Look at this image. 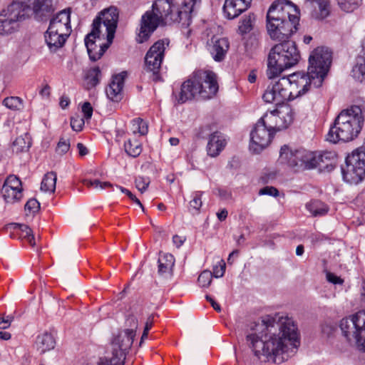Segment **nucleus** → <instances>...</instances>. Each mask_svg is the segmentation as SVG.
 <instances>
[{
  "label": "nucleus",
  "instance_id": "nucleus-58",
  "mask_svg": "<svg viewBox=\"0 0 365 365\" xmlns=\"http://www.w3.org/2000/svg\"><path fill=\"white\" fill-rule=\"evenodd\" d=\"M152 326H153L152 321H150V322L147 321V322H146V324L145 325V327H144V330H143L141 339H140V346H141V344L143 342V341L145 339H147L148 335V332H149L150 329L152 328Z\"/></svg>",
  "mask_w": 365,
  "mask_h": 365
},
{
  "label": "nucleus",
  "instance_id": "nucleus-38",
  "mask_svg": "<svg viewBox=\"0 0 365 365\" xmlns=\"http://www.w3.org/2000/svg\"><path fill=\"white\" fill-rule=\"evenodd\" d=\"M255 21V16L253 14H249L247 16H245L240 21L238 26L240 34L243 35L250 32L253 29Z\"/></svg>",
  "mask_w": 365,
  "mask_h": 365
},
{
  "label": "nucleus",
  "instance_id": "nucleus-34",
  "mask_svg": "<svg viewBox=\"0 0 365 365\" xmlns=\"http://www.w3.org/2000/svg\"><path fill=\"white\" fill-rule=\"evenodd\" d=\"M125 150L128 155L131 157L136 158L142 152L141 143L136 139H129L124 144Z\"/></svg>",
  "mask_w": 365,
  "mask_h": 365
},
{
  "label": "nucleus",
  "instance_id": "nucleus-25",
  "mask_svg": "<svg viewBox=\"0 0 365 365\" xmlns=\"http://www.w3.org/2000/svg\"><path fill=\"white\" fill-rule=\"evenodd\" d=\"M336 158V155L334 152L325 151L322 153H316V168L319 167V169H327L329 171L331 170L334 168Z\"/></svg>",
  "mask_w": 365,
  "mask_h": 365
},
{
  "label": "nucleus",
  "instance_id": "nucleus-57",
  "mask_svg": "<svg viewBox=\"0 0 365 365\" xmlns=\"http://www.w3.org/2000/svg\"><path fill=\"white\" fill-rule=\"evenodd\" d=\"M327 279L334 284H341L344 280L331 272L327 273Z\"/></svg>",
  "mask_w": 365,
  "mask_h": 365
},
{
  "label": "nucleus",
  "instance_id": "nucleus-13",
  "mask_svg": "<svg viewBox=\"0 0 365 365\" xmlns=\"http://www.w3.org/2000/svg\"><path fill=\"white\" fill-rule=\"evenodd\" d=\"M135 336V330L133 329H125L114 333L111 341L112 354L125 360L126 354L130 349Z\"/></svg>",
  "mask_w": 365,
  "mask_h": 365
},
{
  "label": "nucleus",
  "instance_id": "nucleus-30",
  "mask_svg": "<svg viewBox=\"0 0 365 365\" xmlns=\"http://www.w3.org/2000/svg\"><path fill=\"white\" fill-rule=\"evenodd\" d=\"M263 100L266 103H274L276 106L284 104L281 95L277 92V89L274 88V86L269 85L262 96Z\"/></svg>",
  "mask_w": 365,
  "mask_h": 365
},
{
  "label": "nucleus",
  "instance_id": "nucleus-43",
  "mask_svg": "<svg viewBox=\"0 0 365 365\" xmlns=\"http://www.w3.org/2000/svg\"><path fill=\"white\" fill-rule=\"evenodd\" d=\"M101 72L99 67H94L88 71L86 79L91 86H95L100 81Z\"/></svg>",
  "mask_w": 365,
  "mask_h": 365
},
{
  "label": "nucleus",
  "instance_id": "nucleus-37",
  "mask_svg": "<svg viewBox=\"0 0 365 365\" xmlns=\"http://www.w3.org/2000/svg\"><path fill=\"white\" fill-rule=\"evenodd\" d=\"M13 226L14 229L19 232L21 237L26 239L31 246L35 245L34 237L32 234L31 229L29 226L24 224H14Z\"/></svg>",
  "mask_w": 365,
  "mask_h": 365
},
{
  "label": "nucleus",
  "instance_id": "nucleus-46",
  "mask_svg": "<svg viewBox=\"0 0 365 365\" xmlns=\"http://www.w3.org/2000/svg\"><path fill=\"white\" fill-rule=\"evenodd\" d=\"M84 185L88 187H93L97 190H103L108 187H113V185L108 182H101L99 180H84Z\"/></svg>",
  "mask_w": 365,
  "mask_h": 365
},
{
  "label": "nucleus",
  "instance_id": "nucleus-14",
  "mask_svg": "<svg viewBox=\"0 0 365 365\" xmlns=\"http://www.w3.org/2000/svg\"><path fill=\"white\" fill-rule=\"evenodd\" d=\"M273 137L261 122L257 121L250 133V150L255 153H260L271 142Z\"/></svg>",
  "mask_w": 365,
  "mask_h": 365
},
{
  "label": "nucleus",
  "instance_id": "nucleus-39",
  "mask_svg": "<svg viewBox=\"0 0 365 365\" xmlns=\"http://www.w3.org/2000/svg\"><path fill=\"white\" fill-rule=\"evenodd\" d=\"M341 10L351 13L357 9L362 4V0H336Z\"/></svg>",
  "mask_w": 365,
  "mask_h": 365
},
{
  "label": "nucleus",
  "instance_id": "nucleus-49",
  "mask_svg": "<svg viewBox=\"0 0 365 365\" xmlns=\"http://www.w3.org/2000/svg\"><path fill=\"white\" fill-rule=\"evenodd\" d=\"M84 118L78 115L72 117L71 119V126L75 131H80L84 125Z\"/></svg>",
  "mask_w": 365,
  "mask_h": 365
},
{
  "label": "nucleus",
  "instance_id": "nucleus-36",
  "mask_svg": "<svg viewBox=\"0 0 365 365\" xmlns=\"http://www.w3.org/2000/svg\"><path fill=\"white\" fill-rule=\"evenodd\" d=\"M2 187H4V192L6 193V196L9 198V191L12 190L22 191L21 182L19 178L16 175H9L6 179Z\"/></svg>",
  "mask_w": 365,
  "mask_h": 365
},
{
  "label": "nucleus",
  "instance_id": "nucleus-5",
  "mask_svg": "<svg viewBox=\"0 0 365 365\" xmlns=\"http://www.w3.org/2000/svg\"><path fill=\"white\" fill-rule=\"evenodd\" d=\"M364 120L362 110L359 106L342 110L330 128L327 140L332 143L352 140L360 133Z\"/></svg>",
  "mask_w": 365,
  "mask_h": 365
},
{
  "label": "nucleus",
  "instance_id": "nucleus-27",
  "mask_svg": "<svg viewBox=\"0 0 365 365\" xmlns=\"http://www.w3.org/2000/svg\"><path fill=\"white\" fill-rule=\"evenodd\" d=\"M274 88L281 95L284 102L292 100V92L289 91L290 83L286 76L282 77L274 83H272Z\"/></svg>",
  "mask_w": 365,
  "mask_h": 365
},
{
  "label": "nucleus",
  "instance_id": "nucleus-64",
  "mask_svg": "<svg viewBox=\"0 0 365 365\" xmlns=\"http://www.w3.org/2000/svg\"><path fill=\"white\" fill-rule=\"evenodd\" d=\"M228 215V212L226 209H222L218 212H217V217L220 221H224L227 218Z\"/></svg>",
  "mask_w": 365,
  "mask_h": 365
},
{
  "label": "nucleus",
  "instance_id": "nucleus-20",
  "mask_svg": "<svg viewBox=\"0 0 365 365\" xmlns=\"http://www.w3.org/2000/svg\"><path fill=\"white\" fill-rule=\"evenodd\" d=\"M306 6L315 19L322 20L329 15V0H306Z\"/></svg>",
  "mask_w": 365,
  "mask_h": 365
},
{
  "label": "nucleus",
  "instance_id": "nucleus-42",
  "mask_svg": "<svg viewBox=\"0 0 365 365\" xmlns=\"http://www.w3.org/2000/svg\"><path fill=\"white\" fill-rule=\"evenodd\" d=\"M3 104L11 110H21L23 108V101L19 97L11 96L6 98Z\"/></svg>",
  "mask_w": 365,
  "mask_h": 365
},
{
  "label": "nucleus",
  "instance_id": "nucleus-53",
  "mask_svg": "<svg viewBox=\"0 0 365 365\" xmlns=\"http://www.w3.org/2000/svg\"><path fill=\"white\" fill-rule=\"evenodd\" d=\"M259 195H270L273 197H277L279 195V191L277 188L272 186H266L259 191Z\"/></svg>",
  "mask_w": 365,
  "mask_h": 365
},
{
  "label": "nucleus",
  "instance_id": "nucleus-6",
  "mask_svg": "<svg viewBox=\"0 0 365 365\" xmlns=\"http://www.w3.org/2000/svg\"><path fill=\"white\" fill-rule=\"evenodd\" d=\"M218 91L216 74L211 71L198 70L181 86L179 103H185L198 96L202 99L212 98Z\"/></svg>",
  "mask_w": 365,
  "mask_h": 365
},
{
  "label": "nucleus",
  "instance_id": "nucleus-8",
  "mask_svg": "<svg viewBox=\"0 0 365 365\" xmlns=\"http://www.w3.org/2000/svg\"><path fill=\"white\" fill-rule=\"evenodd\" d=\"M332 61V53L327 47H317L309 58L308 77L309 83L319 88L322 85Z\"/></svg>",
  "mask_w": 365,
  "mask_h": 365
},
{
  "label": "nucleus",
  "instance_id": "nucleus-4",
  "mask_svg": "<svg viewBox=\"0 0 365 365\" xmlns=\"http://www.w3.org/2000/svg\"><path fill=\"white\" fill-rule=\"evenodd\" d=\"M118 19V13L116 8L110 7L100 13L93 20L92 31L85 38V45L89 58L93 61L100 59L103 55L108 45L100 46L98 52H94L96 47L95 39L102 37L106 38L108 44H110L114 38Z\"/></svg>",
  "mask_w": 365,
  "mask_h": 365
},
{
  "label": "nucleus",
  "instance_id": "nucleus-24",
  "mask_svg": "<svg viewBox=\"0 0 365 365\" xmlns=\"http://www.w3.org/2000/svg\"><path fill=\"white\" fill-rule=\"evenodd\" d=\"M0 15L4 18L8 19L10 21L16 22V24L26 17L22 9L21 4L18 1L10 4L1 11Z\"/></svg>",
  "mask_w": 365,
  "mask_h": 365
},
{
  "label": "nucleus",
  "instance_id": "nucleus-21",
  "mask_svg": "<svg viewBox=\"0 0 365 365\" xmlns=\"http://www.w3.org/2000/svg\"><path fill=\"white\" fill-rule=\"evenodd\" d=\"M69 34L49 29L44 34L45 41L51 52H56L65 44Z\"/></svg>",
  "mask_w": 365,
  "mask_h": 365
},
{
  "label": "nucleus",
  "instance_id": "nucleus-11",
  "mask_svg": "<svg viewBox=\"0 0 365 365\" xmlns=\"http://www.w3.org/2000/svg\"><path fill=\"white\" fill-rule=\"evenodd\" d=\"M339 327L348 341L354 340L357 348L365 351V321H340Z\"/></svg>",
  "mask_w": 365,
  "mask_h": 365
},
{
  "label": "nucleus",
  "instance_id": "nucleus-10",
  "mask_svg": "<svg viewBox=\"0 0 365 365\" xmlns=\"http://www.w3.org/2000/svg\"><path fill=\"white\" fill-rule=\"evenodd\" d=\"M169 44L167 39L156 41L148 50L145 57V63L148 71L153 73L154 81H160L159 71L164 58L166 46Z\"/></svg>",
  "mask_w": 365,
  "mask_h": 365
},
{
  "label": "nucleus",
  "instance_id": "nucleus-16",
  "mask_svg": "<svg viewBox=\"0 0 365 365\" xmlns=\"http://www.w3.org/2000/svg\"><path fill=\"white\" fill-rule=\"evenodd\" d=\"M126 76L127 73L125 71L113 76L111 82L106 89V95L109 99L114 102H119L123 98V88Z\"/></svg>",
  "mask_w": 365,
  "mask_h": 365
},
{
  "label": "nucleus",
  "instance_id": "nucleus-52",
  "mask_svg": "<svg viewBox=\"0 0 365 365\" xmlns=\"http://www.w3.org/2000/svg\"><path fill=\"white\" fill-rule=\"evenodd\" d=\"M225 272V263L223 260H220L218 264L214 266L212 276L216 278L221 277L224 275Z\"/></svg>",
  "mask_w": 365,
  "mask_h": 365
},
{
  "label": "nucleus",
  "instance_id": "nucleus-33",
  "mask_svg": "<svg viewBox=\"0 0 365 365\" xmlns=\"http://www.w3.org/2000/svg\"><path fill=\"white\" fill-rule=\"evenodd\" d=\"M276 119L274 110H273L267 112L258 121L262 123L266 128L273 134L274 132L279 131Z\"/></svg>",
  "mask_w": 365,
  "mask_h": 365
},
{
  "label": "nucleus",
  "instance_id": "nucleus-12",
  "mask_svg": "<svg viewBox=\"0 0 365 365\" xmlns=\"http://www.w3.org/2000/svg\"><path fill=\"white\" fill-rule=\"evenodd\" d=\"M29 17L34 15L37 21H43L54 10L52 0H17Z\"/></svg>",
  "mask_w": 365,
  "mask_h": 365
},
{
  "label": "nucleus",
  "instance_id": "nucleus-60",
  "mask_svg": "<svg viewBox=\"0 0 365 365\" xmlns=\"http://www.w3.org/2000/svg\"><path fill=\"white\" fill-rule=\"evenodd\" d=\"M58 305H59V307H61V308H59V309H58V316L59 317H70L71 316L69 314H66L63 311L66 309V307H67L68 306L67 300H61V301L58 302Z\"/></svg>",
  "mask_w": 365,
  "mask_h": 365
},
{
  "label": "nucleus",
  "instance_id": "nucleus-62",
  "mask_svg": "<svg viewBox=\"0 0 365 365\" xmlns=\"http://www.w3.org/2000/svg\"><path fill=\"white\" fill-rule=\"evenodd\" d=\"M185 238L178 235H174L173 237V242L177 247H180L185 242Z\"/></svg>",
  "mask_w": 365,
  "mask_h": 365
},
{
  "label": "nucleus",
  "instance_id": "nucleus-15",
  "mask_svg": "<svg viewBox=\"0 0 365 365\" xmlns=\"http://www.w3.org/2000/svg\"><path fill=\"white\" fill-rule=\"evenodd\" d=\"M290 83L289 91L292 92V100L304 94L312 84L309 83L308 73L307 74L294 73L286 76Z\"/></svg>",
  "mask_w": 365,
  "mask_h": 365
},
{
  "label": "nucleus",
  "instance_id": "nucleus-9",
  "mask_svg": "<svg viewBox=\"0 0 365 365\" xmlns=\"http://www.w3.org/2000/svg\"><path fill=\"white\" fill-rule=\"evenodd\" d=\"M279 159L294 172H302L316 168V153L304 148L290 149L284 145L281 148Z\"/></svg>",
  "mask_w": 365,
  "mask_h": 365
},
{
  "label": "nucleus",
  "instance_id": "nucleus-40",
  "mask_svg": "<svg viewBox=\"0 0 365 365\" xmlns=\"http://www.w3.org/2000/svg\"><path fill=\"white\" fill-rule=\"evenodd\" d=\"M17 27L16 22L10 21L0 15V35L11 34L16 30Z\"/></svg>",
  "mask_w": 365,
  "mask_h": 365
},
{
  "label": "nucleus",
  "instance_id": "nucleus-51",
  "mask_svg": "<svg viewBox=\"0 0 365 365\" xmlns=\"http://www.w3.org/2000/svg\"><path fill=\"white\" fill-rule=\"evenodd\" d=\"M116 187L118 188L123 193L125 194L129 197V199L130 200H132L133 202H135L138 205H139L143 212L145 211L144 207L142 205V203L140 202V201L139 200V199L135 197V195H133L130 190H128V189H126L123 187L118 186V185H116Z\"/></svg>",
  "mask_w": 365,
  "mask_h": 365
},
{
  "label": "nucleus",
  "instance_id": "nucleus-19",
  "mask_svg": "<svg viewBox=\"0 0 365 365\" xmlns=\"http://www.w3.org/2000/svg\"><path fill=\"white\" fill-rule=\"evenodd\" d=\"M252 0H225L223 5V14L227 19H234L246 11Z\"/></svg>",
  "mask_w": 365,
  "mask_h": 365
},
{
  "label": "nucleus",
  "instance_id": "nucleus-29",
  "mask_svg": "<svg viewBox=\"0 0 365 365\" xmlns=\"http://www.w3.org/2000/svg\"><path fill=\"white\" fill-rule=\"evenodd\" d=\"M175 258L171 254H163L158 259V273H170L174 266Z\"/></svg>",
  "mask_w": 365,
  "mask_h": 365
},
{
  "label": "nucleus",
  "instance_id": "nucleus-18",
  "mask_svg": "<svg viewBox=\"0 0 365 365\" xmlns=\"http://www.w3.org/2000/svg\"><path fill=\"white\" fill-rule=\"evenodd\" d=\"M69 9H64L57 13L50 21L48 29L66 34L71 32Z\"/></svg>",
  "mask_w": 365,
  "mask_h": 365
},
{
  "label": "nucleus",
  "instance_id": "nucleus-54",
  "mask_svg": "<svg viewBox=\"0 0 365 365\" xmlns=\"http://www.w3.org/2000/svg\"><path fill=\"white\" fill-rule=\"evenodd\" d=\"M82 112L83 113V117L86 120H89L91 118L93 115V107L89 102H85L81 107Z\"/></svg>",
  "mask_w": 365,
  "mask_h": 365
},
{
  "label": "nucleus",
  "instance_id": "nucleus-50",
  "mask_svg": "<svg viewBox=\"0 0 365 365\" xmlns=\"http://www.w3.org/2000/svg\"><path fill=\"white\" fill-rule=\"evenodd\" d=\"M40 208V203L36 199H30L25 205V210L29 211L30 213H35L38 211Z\"/></svg>",
  "mask_w": 365,
  "mask_h": 365
},
{
  "label": "nucleus",
  "instance_id": "nucleus-45",
  "mask_svg": "<svg viewBox=\"0 0 365 365\" xmlns=\"http://www.w3.org/2000/svg\"><path fill=\"white\" fill-rule=\"evenodd\" d=\"M1 195L6 203H11L13 204L14 202H16L19 201L22 197V191L21 190H12V191L9 190L8 194L9 197L8 198L7 196H6V193L4 192V187L1 188Z\"/></svg>",
  "mask_w": 365,
  "mask_h": 365
},
{
  "label": "nucleus",
  "instance_id": "nucleus-1",
  "mask_svg": "<svg viewBox=\"0 0 365 365\" xmlns=\"http://www.w3.org/2000/svg\"><path fill=\"white\" fill-rule=\"evenodd\" d=\"M247 340L257 356L281 364L293 356L300 345V335L294 321H250Z\"/></svg>",
  "mask_w": 365,
  "mask_h": 365
},
{
  "label": "nucleus",
  "instance_id": "nucleus-48",
  "mask_svg": "<svg viewBox=\"0 0 365 365\" xmlns=\"http://www.w3.org/2000/svg\"><path fill=\"white\" fill-rule=\"evenodd\" d=\"M212 273L210 271L205 270L199 275L197 282L200 287H207L212 282Z\"/></svg>",
  "mask_w": 365,
  "mask_h": 365
},
{
  "label": "nucleus",
  "instance_id": "nucleus-47",
  "mask_svg": "<svg viewBox=\"0 0 365 365\" xmlns=\"http://www.w3.org/2000/svg\"><path fill=\"white\" fill-rule=\"evenodd\" d=\"M202 191H195L192 195V200L190 201V207L199 211L202 205V196L203 195Z\"/></svg>",
  "mask_w": 365,
  "mask_h": 365
},
{
  "label": "nucleus",
  "instance_id": "nucleus-3",
  "mask_svg": "<svg viewBox=\"0 0 365 365\" xmlns=\"http://www.w3.org/2000/svg\"><path fill=\"white\" fill-rule=\"evenodd\" d=\"M299 11L288 0H277L267 13V29L273 40L289 39L298 30Z\"/></svg>",
  "mask_w": 365,
  "mask_h": 365
},
{
  "label": "nucleus",
  "instance_id": "nucleus-7",
  "mask_svg": "<svg viewBox=\"0 0 365 365\" xmlns=\"http://www.w3.org/2000/svg\"><path fill=\"white\" fill-rule=\"evenodd\" d=\"M274 45L267 57V75L269 78L278 76L283 71L295 66L299 61L300 54L295 42L288 39Z\"/></svg>",
  "mask_w": 365,
  "mask_h": 365
},
{
  "label": "nucleus",
  "instance_id": "nucleus-31",
  "mask_svg": "<svg viewBox=\"0 0 365 365\" xmlns=\"http://www.w3.org/2000/svg\"><path fill=\"white\" fill-rule=\"evenodd\" d=\"M56 174L54 172L46 173L41 182V190L46 192L53 193L56 190Z\"/></svg>",
  "mask_w": 365,
  "mask_h": 365
},
{
  "label": "nucleus",
  "instance_id": "nucleus-35",
  "mask_svg": "<svg viewBox=\"0 0 365 365\" xmlns=\"http://www.w3.org/2000/svg\"><path fill=\"white\" fill-rule=\"evenodd\" d=\"M277 113H279L281 118L288 126L293 122L294 113L292 108L288 104H282L277 108Z\"/></svg>",
  "mask_w": 365,
  "mask_h": 365
},
{
  "label": "nucleus",
  "instance_id": "nucleus-56",
  "mask_svg": "<svg viewBox=\"0 0 365 365\" xmlns=\"http://www.w3.org/2000/svg\"><path fill=\"white\" fill-rule=\"evenodd\" d=\"M70 148V143L68 140L61 139L58 143L57 150L61 153H66Z\"/></svg>",
  "mask_w": 365,
  "mask_h": 365
},
{
  "label": "nucleus",
  "instance_id": "nucleus-55",
  "mask_svg": "<svg viewBox=\"0 0 365 365\" xmlns=\"http://www.w3.org/2000/svg\"><path fill=\"white\" fill-rule=\"evenodd\" d=\"M149 181H146L143 178H138L135 180V186L137 189L140 191L141 192H143L145 191L148 187Z\"/></svg>",
  "mask_w": 365,
  "mask_h": 365
},
{
  "label": "nucleus",
  "instance_id": "nucleus-23",
  "mask_svg": "<svg viewBox=\"0 0 365 365\" xmlns=\"http://www.w3.org/2000/svg\"><path fill=\"white\" fill-rule=\"evenodd\" d=\"M227 140L225 136L220 132L212 133L208 139L207 145V151L210 157L217 156L225 148Z\"/></svg>",
  "mask_w": 365,
  "mask_h": 365
},
{
  "label": "nucleus",
  "instance_id": "nucleus-2",
  "mask_svg": "<svg viewBox=\"0 0 365 365\" xmlns=\"http://www.w3.org/2000/svg\"><path fill=\"white\" fill-rule=\"evenodd\" d=\"M201 0H183L181 6L174 11L175 6L170 0H155L152 10L146 11L141 18L140 27L136 41H146L159 26L181 22L189 26L192 14L200 6Z\"/></svg>",
  "mask_w": 365,
  "mask_h": 365
},
{
  "label": "nucleus",
  "instance_id": "nucleus-32",
  "mask_svg": "<svg viewBox=\"0 0 365 365\" xmlns=\"http://www.w3.org/2000/svg\"><path fill=\"white\" fill-rule=\"evenodd\" d=\"M307 209L313 216H322L329 211L328 206L320 200H313L306 205Z\"/></svg>",
  "mask_w": 365,
  "mask_h": 365
},
{
  "label": "nucleus",
  "instance_id": "nucleus-44",
  "mask_svg": "<svg viewBox=\"0 0 365 365\" xmlns=\"http://www.w3.org/2000/svg\"><path fill=\"white\" fill-rule=\"evenodd\" d=\"M124 359L115 354L112 356H104L99 359L97 365H123Z\"/></svg>",
  "mask_w": 365,
  "mask_h": 365
},
{
  "label": "nucleus",
  "instance_id": "nucleus-26",
  "mask_svg": "<svg viewBox=\"0 0 365 365\" xmlns=\"http://www.w3.org/2000/svg\"><path fill=\"white\" fill-rule=\"evenodd\" d=\"M31 145V139L29 133H26L16 138L12 143L13 153L19 154L29 151Z\"/></svg>",
  "mask_w": 365,
  "mask_h": 365
},
{
  "label": "nucleus",
  "instance_id": "nucleus-28",
  "mask_svg": "<svg viewBox=\"0 0 365 365\" xmlns=\"http://www.w3.org/2000/svg\"><path fill=\"white\" fill-rule=\"evenodd\" d=\"M352 76L359 82L365 81V53L361 51V55L357 58L356 63L351 71Z\"/></svg>",
  "mask_w": 365,
  "mask_h": 365
},
{
  "label": "nucleus",
  "instance_id": "nucleus-59",
  "mask_svg": "<svg viewBox=\"0 0 365 365\" xmlns=\"http://www.w3.org/2000/svg\"><path fill=\"white\" fill-rule=\"evenodd\" d=\"M266 319H291L289 316L285 313L276 312L274 315L269 314Z\"/></svg>",
  "mask_w": 365,
  "mask_h": 365
},
{
  "label": "nucleus",
  "instance_id": "nucleus-41",
  "mask_svg": "<svg viewBox=\"0 0 365 365\" xmlns=\"http://www.w3.org/2000/svg\"><path fill=\"white\" fill-rule=\"evenodd\" d=\"M132 130L133 133H138L141 135H144L148 133V125L143 119L137 118L132 121Z\"/></svg>",
  "mask_w": 365,
  "mask_h": 365
},
{
  "label": "nucleus",
  "instance_id": "nucleus-17",
  "mask_svg": "<svg viewBox=\"0 0 365 365\" xmlns=\"http://www.w3.org/2000/svg\"><path fill=\"white\" fill-rule=\"evenodd\" d=\"M209 51L215 61H222L230 48V42L227 38L214 36L208 43Z\"/></svg>",
  "mask_w": 365,
  "mask_h": 365
},
{
  "label": "nucleus",
  "instance_id": "nucleus-63",
  "mask_svg": "<svg viewBox=\"0 0 365 365\" xmlns=\"http://www.w3.org/2000/svg\"><path fill=\"white\" fill-rule=\"evenodd\" d=\"M350 319H365V309L360 310L351 316Z\"/></svg>",
  "mask_w": 365,
  "mask_h": 365
},
{
  "label": "nucleus",
  "instance_id": "nucleus-22",
  "mask_svg": "<svg viewBox=\"0 0 365 365\" xmlns=\"http://www.w3.org/2000/svg\"><path fill=\"white\" fill-rule=\"evenodd\" d=\"M54 332V330L51 329L50 331H45L36 336L35 346L40 354H44L54 349L56 345Z\"/></svg>",
  "mask_w": 365,
  "mask_h": 365
},
{
  "label": "nucleus",
  "instance_id": "nucleus-61",
  "mask_svg": "<svg viewBox=\"0 0 365 365\" xmlns=\"http://www.w3.org/2000/svg\"><path fill=\"white\" fill-rule=\"evenodd\" d=\"M274 113H275V117H277L276 120L277 122V129L279 130H281L287 128L288 127V125L286 123H284V120L281 118V115H279V113H277V108L274 109Z\"/></svg>",
  "mask_w": 365,
  "mask_h": 365
}]
</instances>
